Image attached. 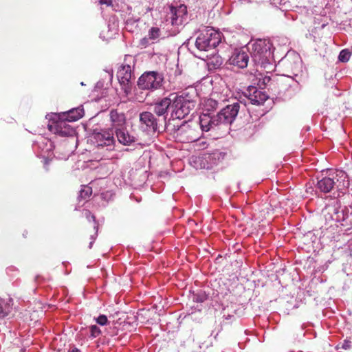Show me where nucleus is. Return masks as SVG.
Instances as JSON below:
<instances>
[{
    "label": "nucleus",
    "mask_w": 352,
    "mask_h": 352,
    "mask_svg": "<svg viewBox=\"0 0 352 352\" xmlns=\"http://www.w3.org/2000/svg\"><path fill=\"white\" fill-rule=\"evenodd\" d=\"M246 107V102L237 100L231 104H227L213 117L200 115V128L202 131L207 132L215 130L223 125L228 126L235 120L239 112L245 110Z\"/></svg>",
    "instance_id": "f257e3e1"
},
{
    "label": "nucleus",
    "mask_w": 352,
    "mask_h": 352,
    "mask_svg": "<svg viewBox=\"0 0 352 352\" xmlns=\"http://www.w3.org/2000/svg\"><path fill=\"white\" fill-rule=\"evenodd\" d=\"M172 98V112L170 117L174 119L182 120L192 111L197 104L196 91L191 88L182 92L180 95L170 94Z\"/></svg>",
    "instance_id": "f03ea898"
},
{
    "label": "nucleus",
    "mask_w": 352,
    "mask_h": 352,
    "mask_svg": "<svg viewBox=\"0 0 352 352\" xmlns=\"http://www.w3.org/2000/svg\"><path fill=\"white\" fill-rule=\"evenodd\" d=\"M271 43L266 40L258 39L253 43H250L248 50L250 52L252 59L256 65L261 68L270 69L272 52Z\"/></svg>",
    "instance_id": "7ed1b4c3"
},
{
    "label": "nucleus",
    "mask_w": 352,
    "mask_h": 352,
    "mask_svg": "<svg viewBox=\"0 0 352 352\" xmlns=\"http://www.w3.org/2000/svg\"><path fill=\"white\" fill-rule=\"evenodd\" d=\"M336 186L339 190L348 188L349 182L346 173L342 170L330 171L328 176L322 178L317 182L316 188L320 191L327 193Z\"/></svg>",
    "instance_id": "20e7f679"
},
{
    "label": "nucleus",
    "mask_w": 352,
    "mask_h": 352,
    "mask_svg": "<svg viewBox=\"0 0 352 352\" xmlns=\"http://www.w3.org/2000/svg\"><path fill=\"white\" fill-rule=\"evenodd\" d=\"M221 41V34L212 28H206L196 39L195 46L199 51L214 50Z\"/></svg>",
    "instance_id": "39448f33"
},
{
    "label": "nucleus",
    "mask_w": 352,
    "mask_h": 352,
    "mask_svg": "<svg viewBox=\"0 0 352 352\" xmlns=\"http://www.w3.org/2000/svg\"><path fill=\"white\" fill-rule=\"evenodd\" d=\"M164 76L162 74L150 71L141 75L138 81V86L140 89L153 91L162 87Z\"/></svg>",
    "instance_id": "423d86ee"
},
{
    "label": "nucleus",
    "mask_w": 352,
    "mask_h": 352,
    "mask_svg": "<svg viewBox=\"0 0 352 352\" xmlns=\"http://www.w3.org/2000/svg\"><path fill=\"white\" fill-rule=\"evenodd\" d=\"M114 131L113 129L94 131L93 133V141L97 147H107V150H113L115 146V139L113 137Z\"/></svg>",
    "instance_id": "0eeeda50"
},
{
    "label": "nucleus",
    "mask_w": 352,
    "mask_h": 352,
    "mask_svg": "<svg viewBox=\"0 0 352 352\" xmlns=\"http://www.w3.org/2000/svg\"><path fill=\"white\" fill-rule=\"evenodd\" d=\"M166 17V21H170L172 25H182L187 20V7L184 4L176 7L171 6Z\"/></svg>",
    "instance_id": "6e6552de"
},
{
    "label": "nucleus",
    "mask_w": 352,
    "mask_h": 352,
    "mask_svg": "<svg viewBox=\"0 0 352 352\" xmlns=\"http://www.w3.org/2000/svg\"><path fill=\"white\" fill-rule=\"evenodd\" d=\"M140 127L143 131L155 133L158 130L159 120L153 113L144 111L140 113Z\"/></svg>",
    "instance_id": "1a4fd4ad"
},
{
    "label": "nucleus",
    "mask_w": 352,
    "mask_h": 352,
    "mask_svg": "<svg viewBox=\"0 0 352 352\" xmlns=\"http://www.w3.org/2000/svg\"><path fill=\"white\" fill-rule=\"evenodd\" d=\"M244 96L252 104L261 105L268 98V96L264 91L259 90L256 87L250 85L244 92Z\"/></svg>",
    "instance_id": "9d476101"
},
{
    "label": "nucleus",
    "mask_w": 352,
    "mask_h": 352,
    "mask_svg": "<svg viewBox=\"0 0 352 352\" xmlns=\"http://www.w3.org/2000/svg\"><path fill=\"white\" fill-rule=\"evenodd\" d=\"M172 98L170 94L168 97L157 100L153 104V112L159 117L162 116L165 122L168 116V109L172 112Z\"/></svg>",
    "instance_id": "9b49d317"
},
{
    "label": "nucleus",
    "mask_w": 352,
    "mask_h": 352,
    "mask_svg": "<svg viewBox=\"0 0 352 352\" xmlns=\"http://www.w3.org/2000/svg\"><path fill=\"white\" fill-rule=\"evenodd\" d=\"M117 76L120 83L124 86V92L128 94L130 91L129 82L132 78L131 66L129 64H123L118 71Z\"/></svg>",
    "instance_id": "f8f14e48"
},
{
    "label": "nucleus",
    "mask_w": 352,
    "mask_h": 352,
    "mask_svg": "<svg viewBox=\"0 0 352 352\" xmlns=\"http://www.w3.org/2000/svg\"><path fill=\"white\" fill-rule=\"evenodd\" d=\"M230 63L239 68L247 67L249 61V56L243 49H236L232 52L229 59Z\"/></svg>",
    "instance_id": "ddd939ff"
},
{
    "label": "nucleus",
    "mask_w": 352,
    "mask_h": 352,
    "mask_svg": "<svg viewBox=\"0 0 352 352\" xmlns=\"http://www.w3.org/2000/svg\"><path fill=\"white\" fill-rule=\"evenodd\" d=\"M50 131L62 137L72 136L74 133V130L65 120H61L49 125Z\"/></svg>",
    "instance_id": "4468645a"
},
{
    "label": "nucleus",
    "mask_w": 352,
    "mask_h": 352,
    "mask_svg": "<svg viewBox=\"0 0 352 352\" xmlns=\"http://www.w3.org/2000/svg\"><path fill=\"white\" fill-rule=\"evenodd\" d=\"M177 135H184L183 141L186 142H195L199 138V133L186 122H184V124L177 129Z\"/></svg>",
    "instance_id": "2eb2a0df"
},
{
    "label": "nucleus",
    "mask_w": 352,
    "mask_h": 352,
    "mask_svg": "<svg viewBox=\"0 0 352 352\" xmlns=\"http://www.w3.org/2000/svg\"><path fill=\"white\" fill-rule=\"evenodd\" d=\"M118 142L123 145H131L136 142L135 137L131 135L124 127L115 130Z\"/></svg>",
    "instance_id": "dca6fc26"
},
{
    "label": "nucleus",
    "mask_w": 352,
    "mask_h": 352,
    "mask_svg": "<svg viewBox=\"0 0 352 352\" xmlns=\"http://www.w3.org/2000/svg\"><path fill=\"white\" fill-rule=\"evenodd\" d=\"M202 113L201 115H206L209 117H213L211 113L214 111L219 107V102L213 98H206L202 103Z\"/></svg>",
    "instance_id": "f3484780"
},
{
    "label": "nucleus",
    "mask_w": 352,
    "mask_h": 352,
    "mask_svg": "<svg viewBox=\"0 0 352 352\" xmlns=\"http://www.w3.org/2000/svg\"><path fill=\"white\" fill-rule=\"evenodd\" d=\"M110 120L112 126L115 129L118 128H122L126 123V118L123 113H120L116 109H112L110 111Z\"/></svg>",
    "instance_id": "a211bd4d"
},
{
    "label": "nucleus",
    "mask_w": 352,
    "mask_h": 352,
    "mask_svg": "<svg viewBox=\"0 0 352 352\" xmlns=\"http://www.w3.org/2000/svg\"><path fill=\"white\" fill-rule=\"evenodd\" d=\"M83 115L84 109L82 107H78L68 111L64 119L68 122H74L81 118Z\"/></svg>",
    "instance_id": "6ab92c4d"
},
{
    "label": "nucleus",
    "mask_w": 352,
    "mask_h": 352,
    "mask_svg": "<svg viewBox=\"0 0 352 352\" xmlns=\"http://www.w3.org/2000/svg\"><path fill=\"white\" fill-rule=\"evenodd\" d=\"M12 300L0 298V320L6 318L11 312Z\"/></svg>",
    "instance_id": "aec40b11"
},
{
    "label": "nucleus",
    "mask_w": 352,
    "mask_h": 352,
    "mask_svg": "<svg viewBox=\"0 0 352 352\" xmlns=\"http://www.w3.org/2000/svg\"><path fill=\"white\" fill-rule=\"evenodd\" d=\"M223 59L218 54L208 56L207 65L210 70H215L223 65Z\"/></svg>",
    "instance_id": "412c9836"
},
{
    "label": "nucleus",
    "mask_w": 352,
    "mask_h": 352,
    "mask_svg": "<svg viewBox=\"0 0 352 352\" xmlns=\"http://www.w3.org/2000/svg\"><path fill=\"white\" fill-rule=\"evenodd\" d=\"M329 212L331 214L332 219L337 221H340L344 219V212L340 208L336 206H329L328 208Z\"/></svg>",
    "instance_id": "4be33fe9"
},
{
    "label": "nucleus",
    "mask_w": 352,
    "mask_h": 352,
    "mask_svg": "<svg viewBox=\"0 0 352 352\" xmlns=\"http://www.w3.org/2000/svg\"><path fill=\"white\" fill-rule=\"evenodd\" d=\"M92 194V189L91 187L88 186H85L80 190L78 195V199L80 200H87Z\"/></svg>",
    "instance_id": "5701e85b"
},
{
    "label": "nucleus",
    "mask_w": 352,
    "mask_h": 352,
    "mask_svg": "<svg viewBox=\"0 0 352 352\" xmlns=\"http://www.w3.org/2000/svg\"><path fill=\"white\" fill-rule=\"evenodd\" d=\"M207 295L204 292L199 291L196 294H193V301L195 302H204L207 300Z\"/></svg>",
    "instance_id": "b1692460"
},
{
    "label": "nucleus",
    "mask_w": 352,
    "mask_h": 352,
    "mask_svg": "<svg viewBox=\"0 0 352 352\" xmlns=\"http://www.w3.org/2000/svg\"><path fill=\"white\" fill-rule=\"evenodd\" d=\"M351 55V54L349 50H342L339 54L338 60L340 62L346 63L349 60Z\"/></svg>",
    "instance_id": "393cba45"
},
{
    "label": "nucleus",
    "mask_w": 352,
    "mask_h": 352,
    "mask_svg": "<svg viewBox=\"0 0 352 352\" xmlns=\"http://www.w3.org/2000/svg\"><path fill=\"white\" fill-rule=\"evenodd\" d=\"M149 38L151 39H156L160 35V30L157 27H153L149 30Z\"/></svg>",
    "instance_id": "a878e982"
},
{
    "label": "nucleus",
    "mask_w": 352,
    "mask_h": 352,
    "mask_svg": "<svg viewBox=\"0 0 352 352\" xmlns=\"http://www.w3.org/2000/svg\"><path fill=\"white\" fill-rule=\"evenodd\" d=\"M89 329H90V336L93 338L99 336L101 333V330L96 325L90 326Z\"/></svg>",
    "instance_id": "bb28decb"
},
{
    "label": "nucleus",
    "mask_w": 352,
    "mask_h": 352,
    "mask_svg": "<svg viewBox=\"0 0 352 352\" xmlns=\"http://www.w3.org/2000/svg\"><path fill=\"white\" fill-rule=\"evenodd\" d=\"M96 322L101 325L104 326L108 324V319L105 315L101 314L97 318L95 319Z\"/></svg>",
    "instance_id": "cd10ccee"
},
{
    "label": "nucleus",
    "mask_w": 352,
    "mask_h": 352,
    "mask_svg": "<svg viewBox=\"0 0 352 352\" xmlns=\"http://www.w3.org/2000/svg\"><path fill=\"white\" fill-rule=\"evenodd\" d=\"M255 77H256L255 80L256 81V85L258 87V88L261 89H264L265 85H263V80H261V78H262V74L258 73V74L256 75Z\"/></svg>",
    "instance_id": "c85d7f7f"
},
{
    "label": "nucleus",
    "mask_w": 352,
    "mask_h": 352,
    "mask_svg": "<svg viewBox=\"0 0 352 352\" xmlns=\"http://www.w3.org/2000/svg\"><path fill=\"white\" fill-rule=\"evenodd\" d=\"M261 80H263V85H265V87L270 82L271 78L269 76H263L262 74V78Z\"/></svg>",
    "instance_id": "c756f323"
},
{
    "label": "nucleus",
    "mask_w": 352,
    "mask_h": 352,
    "mask_svg": "<svg viewBox=\"0 0 352 352\" xmlns=\"http://www.w3.org/2000/svg\"><path fill=\"white\" fill-rule=\"evenodd\" d=\"M351 346V342L347 340H344V342L342 345V348L346 350L350 349Z\"/></svg>",
    "instance_id": "7c9ffc66"
},
{
    "label": "nucleus",
    "mask_w": 352,
    "mask_h": 352,
    "mask_svg": "<svg viewBox=\"0 0 352 352\" xmlns=\"http://www.w3.org/2000/svg\"><path fill=\"white\" fill-rule=\"evenodd\" d=\"M100 3L110 6V5H111V0H100Z\"/></svg>",
    "instance_id": "2f4dec72"
},
{
    "label": "nucleus",
    "mask_w": 352,
    "mask_h": 352,
    "mask_svg": "<svg viewBox=\"0 0 352 352\" xmlns=\"http://www.w3.org/2000/svg\"><path fill=\"white\" fill-rule=\"evenodd\" d=\"M85 215L87 218L91 217L94 221H95V217L91 214V212L89 210H86Z\"/></svg>",
    "instance_id": "473e14b6"
},
{
    "label": "nucleus",
    "mask_w": 352,
    "mask_h": 352,
    "mask_svg": "<svg viewBox=\"0 0 352 352\" xmlns=\"http://www.w3.org/2000/svg\"><path fill=\"white\" fill-rule=\"evenodd\" d=\"M95 239H96V237L94 235L91 236V241L89 243V248L91 249L92 248V245H93V243H94V242L95 241Z\"/></svg>",
    "instance_id": "72a5a7b5"
},
{
    "label": "nucleus",
    "mask_w": 352,
    "mask_h": 352,
    "mask_svg": "<svg viewBox=\"0 0 352 352\" xmlns=\"http://www.w3.org/2000/svg\"><path fill=\"white\" fill-rule=\"evenodd\" d=\"M69 352H80V351L78 349L74 347L69 349Z\"/></svg>",
    "instance_id": "f704fd0d"
},
{
    "label": "nucleus",
    "mask_w": 352,
    "mask_h": 352,
    "mask_svg": "<svg viewBox=\"0 0 352 352\" xmlns=\"http://www.w3.org/2000/svg\"><path fill=\"white\" fill-rule=\"evenodd\" d=\"M289 56H287L285 58V59L283 60V61H285V62H286V61H288V60H289Z\"/></svg>",
    "instance_id": "c9c22d12"
},
{
    "label": "nucleus",
    "mask_w": 352,
    "mask_h": 352,
    "mask_svg": "<svg viewBox=\"0 0 352 352\" xmlns=\"http://www.w3.org/2000/svg\"><path fill=\"white\" fill-rule=\"evenodd\" d=\"M296 58L297 60H298L299 57L296 56Z\"/></svg>",
    "instance_id": "e433bc0d"
}]
</instances>
